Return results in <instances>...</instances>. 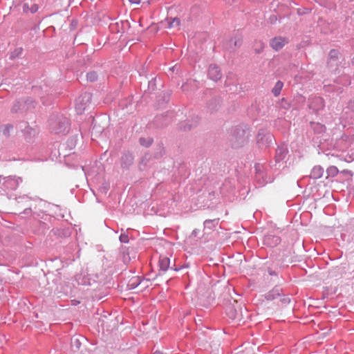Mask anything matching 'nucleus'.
I'll use <instances>...</instances> for the list:
<instances>
[{
    "mask_svg": "<svg viewBox=\"0 0 354 354\" xmlns=\"http://www.w3.org/2000/svg\"><path fill=\"white\" fill-rule=\"evenodd\" d=\"M12 129V126L10 124H5L2 125L0 127V132L5 136H8L10 135V132Z\"/></svg>",
    "mask_w": 354,
    "mask_h": 354,
    "instance_id": "1a4fd4ad",
    "label": "nucleus"
},
{
    "mask_svg": "<svg viewBox=\"0 0 354 354\" xmlns=\"http://www.w3.org/2000/svg\"><path fill=\"white\" fill-rule=\"evenodd\" d=\"M131 4L138 5L140 3L141 0H129Z\"/></svg>",
    "mask_w": 354,
    "mask_h": 354,
    "instance_id": "412c9836",
    "label": "nucleus"
},
{
    "mask_svg": "<svg viewBox=\"0 0 354 354\" xmlns=\"http://www.w3.org/2000/svg\"><path fill=\"white\" fill-rule=\"evenodd\" d=\"M136 28H140L142 26V24L141 23H139V24H136Z\"/></svg>",
    "mask_w": 354,
    "mask_h": 354,
    "instance_id": "b1692460",
    "label": "nucleus"
},
{
    "mask_svg": "<svg viewBox=\"0 0 354 354\" xmlns=\"http://www.w3.org/2000/svg\"><path fill=\"white\" fill-rule=\"evenodd\" d=\"M177 9L176 8L171 7L169 9L168 15H167V20L171 21V22H179L180 18H178L176 15L174 14L176 12Z\"/></svg>",
    "mask_w": 354,
    "mask_h": 354,
    "instance_id": "0eeeda50",
    "label": "nucleus"
},
{
    "mask_svg": "<svg viewBox=\"0 0 354 354\" xmlns=\"http://www.w3.org/2000/svg\"><path fill=\"white\" fill-rule=\"evenodd\" d=\"M337 54V52L335 50H332L330 51V58L335 57Z\"/></svg>",
    "mask_w": 354,
    "mask_h": 354,
    "instance_id": "aec40b11",
    "label": "nucleus"
},
{
    "mask_svg": "<svg viewBox=\"0 0 354 354\" xmlns=\"http://www.w3.org/2000/svg\"><path fill=\"white\" fill-rule=\"evenodd\" d=\"M328 176L335 177L339 173L338 169L335 166H330L326 170Z\"/></svg>",
    "mask_w": 354,
    "mask_h": 354,
    "instance_id": "9d476101",
    "label": "nucleus"
},
{
    "mask_svg": "<svg viewBox=\"0 0 354 354\" xmlns=\"http://www.w3.org/2000/svg\"><path fill=\"white\" fill-rule=\"evenodd\" d=\"M208 75L214 81L220 80L222 77L221 71L217 66L210 65L208 69Z\"/></svg>",
    "mask_w": 354,
    "mask_h": 354,
    "instance_id": "f03ea898",
    "label": "nucleus"
},
{
    "mask_svg": "<svg viewBox=\"0 0 354 354\" xmlns=\"http://www.w3.org/2000/svg\"><path fill=\"white\" fill-rule=\"evenodd\" d=\"M144 140H145V139H144V138H140V143H141L142 145H144Z\"/></svg>",
    "mask_w": 354,
    "mask_h": 354,
    "instance_id": "393cba45",
    "label": "nucleus"
},
{
    "mask_svg": "<svg viewBox=\"0 0 354 354\" xmlns=\"http://www.w3.org/2000/svg\"><path fill=\"white\" fill-rule=\"evenodd\" d=\"M120 239L122 242L127 243L129 241L128 236L127 235H121Z\"/></svg>",
    "mask_w": 354,
    "mask_h": 354,
    "instance_id": "a211bd4d",
    "label": "nucleus"
},
{
    "mask_svg": "<svg viewBox=\"0 0 354 354\" xmlns=\"http://www.w3.org/2000/svg\"><path fill=\"white\" fill-rule=\"evenodd\" d=\"M218 220H206L204 222V230L205 234L209 233V230H214L218 225Z\"/></svg>",
    "mask_w": 354,
    "mask_h": 354,
    "instance_id": "39448f33",
    "label": "nucleus"
},
{
    "mask_svg": "<svg viewBox=\"0 0 354 354\" xmlns=\"http://www.w3.org/2000/svg\"><path fill=\"white\" fill-rule=\"evenodd\" d=\"M170 260L167 257H161L159 260L160 270L165 272L169 267Z\"/></svg>",
    "mask_w": 354,
    "mask_h": 354,
    "instance_id": "423d86ee",
    "label": "nucleus"
},
{
    "mask_svg": "<svg viewBox=\"0 0 354 354\" xmlns=\"http://www.w3.org/2000/svg\"><path fill=\"white\" fill-rule=\"evenodd\" d=\"M282 87H283V83L280 81H278L276 83V85L272 90V93H274V95L275 96H277L280 93V91H281Z\"/></svg>",
    "mask_w": 354,
    "mask_h": 354,
    "instance_id": "9b49d317",
    "label": "nucleus"
},
{
    "mask_svg": "<svg viewBox=\"0 0 354 354\" xmlns=\"http://www.w3.org/2000/svg\"><path fill=\"white\" fill-rule=\"evenodd\" d=\"M153 354H162V353L160 352H159V351H156Z\"/></svg>",
    "mask_w": 354,
    "mask_h": 354,
    "instance_id": "bb28decb",
    "label": "nucleus"
},
{
    "mask_svg": "<svg viewBox=\"0 0 354 354\" xmlns=\"http://www.w3.org/2000/svg\"><path fill=\"white\" fill-rule=\"evenodd\" d=\"M227 315H229V317L232 319H237L238 317H237V315L235 312V310H234L232 308H230V310L228 311L227 313Z\"/></svg>",
    "mask_w": 354,
    "mask_h": 354,
    "instance_id": "ddd939ff",
    "label": "nucleus"
},
{
    "mask_svg": "<svg viewBox=\"0 0 354 354\" xmlns=\"http://www.w3.org/2000/svg\"><path fill=\"white\" fill-rule=\"evenodd\" d=\"M38 6L35 3H33L31 5V7L30 8V11L32 12V13H35L36 12L37 10H38Z\"/></svg>",
    "mask_w": 354,
    "mask_h": 354,
    "instance_id": "dca6fc26",
    "label": "nucleus"
},
{
    "mask_svg": "<svg viewBox=\"0 0 354 354\" xmlns=\"http://www.w3.org/2000/svg\"><path fill=\"white\" fill-rule=\"evenodd\" d=\"M182 89H183L184 91H188V83H186V84H183V86H182Z\"/></svg>",
    "mask_w": 354,
    "mask_h": 354,
    "instance_id": "4be33fe9",
    "label": "nucleus"
},
{
    "mask_svg": "<svg viewBox=\"0 0 354 354\" xmlns=\"http://www.w3.org/2000/svg\"><path fill=\"white\" fill-rule=\"evenodd\" d=\"M87 77H88L91 81H94L95 80H96V78H97V75H96L95 73H88V75H87Z\"/></svg>",
    "mask_w": 354,
    "mask_h": 354,
    "instance_id": "2eb2a0df",
    "label": "nucleus"
},
{
    "mask_svg": "<svg viewBox=\"0 0 354 354\" xmlns=\"http://www.w3.org/2000/svg\"><path fill=\"white\" fill-rule=\"evenodd\" d=\"M172 24H168V27L167 28H171L172 27Z\"/></svg>",
    "mask_w": 354,
    "mask_h": 354,
    "instance_id": "a878e982",
    "label": "nucleus"
},
{
    "mask_svg": "<svg viewBox=\"0 0 354 354\" xmlns=\"http://www.w3.org/2000/svg\"><path fill=\"white\" fill-rule=\"evenodd\" d=\"M243 39L241 37L237 38L235 39L233 46H231L232 50H235L237 48H239L242 44Z\"/></svg>",
    "mask_w": 354,
    "mask_h": 354,
    "instance_id": "f8f14e48",
    "label": "nucleus"
},
{
    "mask_svg": "<svg viewBox=\"0 0 354 354\" xmlns=\"http://www.w3.org/2000/svg\"><path fill=\"white\" fill-rule=\"evenodd\" d=\"M50 129L55 133H64L68 130V122L65 118L52 119L50 121Z\"/></svg>",
    "mask_w": 354,
    "mask_h": 354,
    "instance_id": "f257e3e1",
    "label": "nucleus"
},
{
    "mask_svg": "<svg viewBox=\"0 0 354 354\" xmlns=\"http://www.w3.org/2000/svg\"><path fill=\"white\" fill-rule=\"evenodd\" d=\"M92 20L100 22L101 21H106L110 20V18L109 16L106 15L104 12H95L92 14Z\"/></svg>",
    "mask_w": 354,
    "mask_h": 354,
    "instance_id": "20e7f679",
    "label": "nucleus"
},
{
    "mask_svg": "<svg viewBox=\"0 0 354 354\" xmlns=\"http://www.w3.org/2000/svg\"><path fill=\"white\" fill-rule=\"evenodd\" d=\"M133 280L134 281L133 282V283L134 284V283H136L138 281V277L133 278Z\"/></svg>",
    "mask_w": 354,
    "mask_h": 354,
    "instance_id": "5701e85b",
    "label": "nucleus"
},
{
    "mask_svg": "<svg viewBox=\"0 0 354 354\" xmlns=\"http://www.w3.org/2000/svg\"><path fill=\"white\" fill-rule=\"evenodd\" d=\"M30 8H29V5L28 3H25L23 6V10L24 12H28V11H30Z\"/></svg>",
    "mask_w": 354,
    "mask_h": 354,
    "instance_id": "6ab92c4d",
    "label": "nucleus"
},
{
    "mask_svg": "<svg viewBox=\"0 0 354 354\" xmlns=\"http://www.w3.org/2000/svg\"><path fill=\"white\" fill-rule=\"evenodd\" d=\"M287 43V40L283 37H274L270 41L271 47L275 50H279L281 49Z\"/></svg>",
    "mask_w": 354,
    "mask_h": 354,
    "instance_id": "7ed1b4c3",
    "label": "nucleus"
},
{
    "mask_svg": "<svg viewBox=\"0 0 354 354\" xmlns=\"http://www.w3.org/2000/svg\"><path fill=\"white\" fill-rule=\"evenodd\" d=\"M324 173V169L320 166H315L313 167L311 173H310V177L317 179L319 178L322 176Z\"/></svg>",
    "mask_w": 354,
    "mask_h": 354,
    "instance_id": "6e6552de",
    "label": "nucleus"
},
{
    "mask_svg": "<svg viewBox=\"0 0 354 354\" xmlns=\"http://www.w3.org/2000/svg\"><path fill=\"white\" fill-rule=\"evenodd\" d=\"M199 233H200V230H194L190 235V236L193 239H195V238H197V237H199L198 235H199Z\"/></svg>",
    "mask_w": 354,
    "mask_h": 354,
    "instance_id": "4468645a",
    "label": "nucleus"
},
{
    "mask_svg": "<svg viewBox=\"0 0 354 354\" xmlns=\"http://www.w3.org/2000/svg\"><path fill=\"white\" fill-rule=\"evenodd\" d=\"M257 46L259 47V49L258 50H256V52L257 53H260L263 48V44L261 42V41H259L257 42Z\"/></svg>",
    "mask_w": 354,
    "mask_h": 354,
    "instance_id": "f3484780",
    "label": "nucleus"
}]
</instances>
